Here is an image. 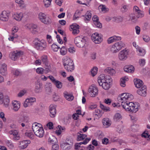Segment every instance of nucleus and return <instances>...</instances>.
I'll return each instance as SVG.
<instances>
[{
    "label": "nucleus",
    "instance_id": "obj_1",
    "mask_svg": "<svg viewBox=\"0 0 150 150\" xmlns=\"http://www.w3.org/2000/svg\"><path fill=\"white\" fill-rule=\"evenodd\" d=\"M133 98V96L128 93H123L120 95L117 100L121 103L122 108L126 111L133 112H136L138 110L137 103H134L129 102Z\"/></svg>",
    "mask_w": 150,
    "mask_h": 150
},
{
    "label": "nucleus",
    "instance_id": "obj_2",
    "mask_svg": "<svg viewBox=\"0 0 150 150\" xmlns=\"http://www.w3.org/2000/svg\"><path fill=\"white\" fill-rule=\"evenodd\" d=\"M112 81V79L109 76H105L103 74H101L98 77L99 85L105 90H108L110 88V83Z\"/></svg>",
    "mask_w": 150,
    "mask_h": 150
},
{
    "label": "nucleus",
    "instance_id": "obj_3",
    "mask_svg": "<svg viewBox=\"0 0 150 150\" xmlns=\"http://www.w3.org/2000/svg\"><path fill=\"white\" fill-rule=\"evenodd\" d=\"M63 60V64L65 69L68 72H72L74 69V65L73 60L67 57H65Z\"/></svg>",
    "mask_w": 150,
    "mask_h": 150
},
{
    "label": "nucleus",
    "instance_id": "obj_4",
    "mask_svg": "<svg viewBox=\"0 0 150 150\" xmlns=\"http://www.w3.org/2000/svg\"><path fill=\"white\" fill-rule=\"evenodd\" d=\"M32 129L35 134L39 137H42L44 134V131L41 124L36 122L32 125Z\"/></svg>",
    "mask_w": 150,
    "mask_h": 150
},
{
    "label": "nucleus",
    "instance_id": "obj_5",
    "mask_svg": "<svg viewBox=\"0 0 150 150\" xmlns=\"http://www.w3.org/2000/svg\"><path fill=\"white\" fill-rule=\"evenodd\" d=\"M33 42L35 47L37 50L40 51L45 50L47 47V44L44 40L35 38Z\"/></svg>",
    "mask_w": 150,
    "mask_h": 150
},
{
    "label": "nucleus",
    "instance_id": "obj_6",
    "mask_svg": "<svg viewBox=\"0 0 150 150\" xmlns=\"http://www.w3.org/2000/svg\"><path fill=\"white\" fill-rule=\"evenodd\" d=\"M125 46L124 43L122 41H119L115 43L110 48V51L112 53L118 52Z\"/></svg>",
    "mask_w": 150,
    "mask_h": 150
},
{
    "label": "nucleus",
    "instance_id": "obj_7",
    "mask_svg": "<svg viewBox=\"0 0 150 150\" xmlns=\"http://www.w3.org/2000/svg\"><path fill=\"white\" fill-rule=\"evenodd\" d=\"M133 10L136 12V15H130V17L132 20H134L136 18H141L144 17V15L143 12L140 10L137 6H134Z\"/></svg>",
    "mask_w": 150,
    "mask_h": 150
},
{
    "label": "nucleus",
    "instance_id": "obj_8",
    "mask_svg": "<svg viewBox=\"0 0 150 150\" xmlns=\"http://www.w3.org/2000/svg\"><path fill=\"white\" fill-rule=\"evenodd\" d=\"M74 41L77 47H82L85 46L86 40L84 37L81 36L76 37L75 38Z\"/></svg>",
    "mask_w": 150,
    "mask_h": 150
},
{
    "label": "nucleus",
    "instance_id": "obj_9",
    "mask_svg": "<svg viewBox=\"0 0 150 150\" xmlns=\"http://www.w3.org/2000/svg\"><path fill=\"white\" fill-rule=\"evenodd\" d=\"M73 144L72 140L67 139L65 142H62L60 144L61 148L64 150H69L72 147Z\"/></svg>",
    "mask_w": 150,
    "mask_h": 150
},
{
    "label": "nucleus",
    "instance_id": "obj_10",
    "mask_svg": "<svg viewBox=\"0 0 150 150\" xmlns=\"http://www.w3.org/2000/svg\"><path fill=\"white\" fill-rule=\"evenodd\" d=\"M91 39L96 44H100L103 41L102 35L96 33L92 35Z\"/></svg>",
    "mask_w": 150,
    "mask_h": 150
},
{
    "label": "nucleus",
    "instance_id": "obj_11",
    "mask_svg": "<svg viewBox=\"0 0 150 150\" xmlns=\"http://www.w3.org/2000/svg\"><path fill=\"white\" fill-rule=\"evenodd\" d=\"M9 99L8 96L5 95L4 96L3 94L0 92V104L4 103L5 106L7 107L9 105Z\"/></svg>",
    "mask_w": 150,
    "mask_h": 150
},
{
    "label": "nucleus",
    "instance_id": "obj_12",
    "mask_svg": "<svg viewBox=\"0 0 150 150\" xmlns=\"http://www.w3.org/2000/svg\"><path fill=\"white\" fill-rule=\"evenodd\" d=\"M128 52L126 50L124 49L121 50L118 54L119 60L122 61L126 60L128 58Z\"/></svg>",
    "mask_w": 150,
    "mask_h": 150
},
{
    "label": "nucleus",
    "instance_id": "obj_13",
    "mask_svg": "<svg viewBox=\"0 0 150 150\" xmlns=\"http://www.w3.org/2000/svg\"><path fill=\"white\" fill-rule=\"evenodd\" d=\"M10 134L12 135L11 137L14 141L19 140L21 138L18 132L16 130L12 129L10 130Z\"/></svg>",
    "mask_w": 150,
    "mask_h": 150
},
{
    "label": "nucleus",
    "instance_id": "obj_14",
    "mask_svg": "<svg viewBox=\"0 0 150 150\" xmlns=\"http://www.w3.org/2000/svg\"><path fill=\"white\" fill-rule=\"evenodd\" d=\"M23 54V52L22 51H13L11 56V59L13 61H16L20 57H22Z\"/></svg>",
    "mask_w": 150,
    "mask_h": 150
},
{
    "label": "nucleus",
    "instance_id": "obj_15",
    "mask_svg": "<svg viewBox=\"0 0 150 150\" xmlns=\"http://www.w3.org/2000/svg\"><path fill=\"white\" fill-rule=\"evenodd\" d=\"M98 89L96 86H91L88 89V92L91 96L95 97L98 94Z\"/></svg>",
    "mask_w": 150,
    "mask_h": 150
},
{
    "label": "nucleus",
    "instance_id": "obj_16",
    "mask_svg": "<svg viewBox=\"0 0 150 150\" xmlns=\"http://www.w3.org/2000/svg\"><path fill=\"white\" fill-rule=\"evenodd\" d=\"M56 106L55 105H51L49 107L50 116L51 117H55L56 114Z\"/></svg>",
    "mask_w": 150,
    "mask_h": 150
},
{
    "label": "nucleus",
    "instance_id": "obj_17",
    "mask_svg": "<svg viewBox=\"0 0 150 150\" xmlns=\"http://www.w3.org/2000/svg\"><path fill=\"white\" fill-rule=\"evenodd\" d=\"M30 143V141L28 140L20 142H19L18 147L20 149H24Z\"/></svg>",
    "mask_w": 150,
    "mask_h": 150
},
{
    "label": "nucleus",
    "instance_id": "obj_18",
    "mask_svg": "<svg viewBox=\"0 0 150 150\" xmlns=\"http://www.w3.org/2000/svg\"><path fill=\"white\" fill-rule=\"evenodd\" d=\"M27 28L33 34H37L38 31L37 30V26L36 25L33 24H30L27 26Z\"/></svg>",
    "mask_w": 150,
    "mask_h": 150
},
{
    "label": "nucleus",
    "instance_id": "obj_19",
    "mask_svg": "<svg viewBox=\"0 0 150 150\" xmlns=\"http://www.w3.org/2000/svg\"><path fill=\"white\" fill-rule=\"evenodd\" d=\"M146 86L144 85L142 88L137 90V93L139 95L144 97L146 95Z\"/></svg>",
    "mask_w": 150,
    "mask_h": 150
},
{
    "label": "nucleus",
    "instance_id": "obj_20",
    "mask_svg": "<svg viewBox=\"0 0 150 150\" xmlns=\"http://www.w3.org/2000/svg\"><path fill=\"white\" fill-rule=\"evenodd\" d=\"M12 105L13 106L12 109L15 112L18 111L20 108V103L17 100L13 101L12 103Z\"/></svg>",
    "mask_w": 150,
    "mask_h": 150
},
{
    "label": "nucleus",
    "instance_id": "obj_21",
    "mask_svg": "<svg viewBox=\"0 0 150 150\" xmlns=\"http://www.w3.org/2000/svg\"><path fill=\"white\" fill-rule=\"evenodd\" d=\"M71 28L73 34H77L79 32V25L76 23H73L71 25Z\"/></svg>",
    "mask_w": 150,
    "mask_h": 150
},
{
    "label": "nucleus",
    "instance_id": "obj_22",
    "mask_svg": "<svg viewBox=\"0 0 150 150\" xmlns=\"http://www.w3.org/2000/svg\"><path fill=\"white\" fill-rule=\"evenodd\" d=\"M9 13L6 11H3L0 15V20L3 21H7L8 19Z\"/></svg>",
    "mask_w": 150,
    "mask_h": 150
},
{
    "label": "nucleus",
    "instance_id": "obj_23",
    "mask_svg": "<svg viewBox=\"0 0 150 150\" xmlns=\"http://www.w3.org/2000/svg\"><path fill=\"white\" fill-rule=\"evenodd\" d=\"M18 28L16 26H14L12 30L11 35L10 36V40L13 41L14 39H16L17 38L18 36L15 33L18 31Z\"/></svg>",
    "mask_w": 150,
    "mask_h": 150
},
{
    "label": "nucleus",
    "instance_id": "obj_24",
    "mask_svg": "<svg viewBox=\"0 0 150 150\" xmlns=\"http://www.w3.org/2000/svg\"><path fill=\"white\" fill-rule=\"evenodd\" d=\"M92 20L94 24L97 27L100 28L102 27V25L99 21V18L97 16L94 15L92 18Z\"/></svg>",
    "mask_w": 150,
    "mask_h": 150
},
{
    "label": "nucleus",
    "instance_id": "obj_25",
    "mask_svg": "<svg viewBox=\"0 0 150 150\" xmlns=\"http://www.w3.org/2000/svg\"><path fill=\"white\" fill-rule=\"evenodd\" d=\"M12 17L13 19L19 21L22 20L23 17V14L22 13H14L12 14Z\"/></svg>",
    "mask_w": 150,
    "mask_h": 150
},
{
    "label": "nucleus",
    "instance_id": "obj_26",
    "mask_svg": "<svg viewBox=\"0 0 150 150\" xmlns=\"http://www.w3.org/2000/svg\"><path fill=\"white\" fill-rule=\"evenodd\" d=\"M63 94L65 98L68 101H71L74 99V97L72 94L69 93L67 91L64 92Z\"/></svg>",
    "mask_w": 150,
    "mask_h": 150
},
{
    "label": "nucleus",
    "instance_id": "obj_27",
    "mask_svg": "<svg viewBox=\"0 0 150 150\" xmlns=\"http://www.w3.org/2000/svg\"><path fill=\"white\" fill-rule=\"evenodd\" d=\"M103 112L102 110L96 109L95 111L93 112V115L96 118H99L102 115Z\"/></svg>",
    "mask_w": 150,
    "mask_h": 150
},
{
    "label": "nucleus",
    "instance_id": "obj_28",
    "mask_svg": "<svg viewBox=\"0 0 150 150\" xmlns=\"http://www.w3.org/2000/svg\"><path fill=\"white\" fill-rule=\"evenodd\" d=\"M134 82L136 87L137 88H140L144 85H143V83L142 81L139 79H134Z\"/></svg>",
    "mask_w": 150,
    "mask_h": 150
},
{
    "label": "nucleus",
    "instance_id": "obj_29",
    "mask_svg": "<svg viewBox=\"0 0 150 150\" xmlns=\"http://www.w3.org/2000/svg\"><path fill=\"white\" fill-rule=\"evenodd\" d=\"M124 70L127 72L132 73L134 71V68L132 65H127L125 67Z\"/></svg>",
    "mask_w": 150,
    "mask_h": 150
},
{
    "label": "nucleus",
    "instance_id": "obj_30",
    "mask_svg": "<svg viewBox=\"0 0 150 150\" xmlns=\"http://www.w3.org/2000/svg\"><path fill=\"white\" fill-rule=\"evenodd\" d=\"M105 73L111 75H113L115 73V70L111 67H107L104 70Z\"/></svg>",
    "mask_w": 150,
    "mask_h": 150
},
{
    "label": "nucleus",
    "instance_id": "obj_31",
    "mask_svg": "<svg viewBox=\"0 0 150 150\" xmlns=\"http://www.w3.org/2000/svg\"><path fill=\"white\" fill-rule=\"evenodd\" d=\"M137 51L139 55L143 56L145 54V51L142 48L139 47L138 46L136 48Z\"/></svg>",
    "mask_w": 150,
    "mask_h": 150
},
{
    "label": "nucleus",
    "instance_id": "obj_32",
    "mask_svg": "<svg viewBox=\"0 0 150 150\" xmlns=\"http://www.w3.org/2000/svg\"><path fill=\"white\" fill-rule=\"evenodd\" d=\"M0 72L1 74L4 76L6 75L7 74L6 65L5 64H3L2 65Z\"/></svg>",
    "mask_w": 150,
    "mask_h": 150
},
{
    "label": "nucleus",
    "instance_id": "obj_33",
    "mask_svg": "<svg viewBox=\"0 0 150 150\" xmlns=\"http://www.w3.org/2000/svg\"><path fill=\"white\" fill-rule=\"evenodd\" d=\"M57 142V138L54 136H52L48 139L49 143L52 144H55Z\"/></svg>",
    "mask_w": 150,
    "mask_h": 150
},
{
    "label": "nucleus",
    "instance_id": "obj_34",
    "mask_svg": "<svg viewBox=\"0 0 150 150\" xmlns=\"http://www.w3.org/2000/svg\"><path fill=\"white\" fill-rule=\"evenodd\" d=\"M103 125L106 127H108L111 125L110 121L108 118H105L103 119L102 122Z\"/></svg>",
    "mask_w": 150,
    "mask_h": 150
},
{
    "label": "nucleus",
    "instance_id": "obj_35",
    "mask_svg": "<svg viewBox=\"0 0 150 150\" xmlns=\"http://www.w3.org/2000/svg\"><path fill=\"white\" fill-rule=\"evenodd\" d=\"M41 61H42L43 63L45 65H47L50 64L48 61L47 56L46 55H44L42 56L41 58Z\"/></svg>",
    "mask_w": 150,
    "mask_h": 150
},
{
    "label": "nucleus",
    "instance_id": "obj_36",
    "mask_svg": "<svg viewBox=\"0 0 150 150\" xmlns=\"http://www.w3.org/2000/svg\"><path fill=\"white\" fill-rule=\"evenodd\" d=\"M91 17V13L90 12L87 11L85 13V17L84 18V20L86 21H89Z\"/></svg>",
    "mask_w": 150,
    "mask_h": 150
},
{
    "label": "nucleus",
    "instance_id": "obj_37",
    "mask_svg": "<svg viewBox=\"0 0 150 150\" xmlns=\"http://www.w3.org/2000/svg\"><path fill=\"white\" fill-rule=\"evenodd\" d=\"M15 2L18 4V6L21 8H23L25 6L23 1L22 0H15Z\"/></svg>",
    "mask_w": 150,
    "mask_h": 150
},
{
    "label": "nucleus",
    "instance_id": "obj_38",
    "mask_svg": "<svg viewBox=\"0 0 150 150\" xmlns=\"http://www.w3.org/2000/svg\"><path fill=\"white\" fill-rule=\"evenodd\" d=\"M99 10H100L102 12L105 13L108 11V9L107 8L105 5H101L98 7Z\"/></svg>",
    "mask_w": 150,
    "mask_h": 150
},
{
    "label": "nucleus",
    "instance_id": "obj_39",
    "mask_svg": "<svg viewBox=\"0 0 150 150\" xmlns=\"http://www.w3.org/2000/svg\"><path fill=\"white\" fill-rule=\"evenodd\" d=\"M42 84L40 83H37L35 86V91L37 93H39L41 92V88Z\"/></svg>",
    "mask_w": 150,
    "mask_h": 150
},
{
    "label": "nucleus",
    "instance_id": "obj_40",
    "mask_svg": "<svg viewBox=\"0 0 150 150\" xmlns=\"http://www.w3.org/2000/svg\"><path fill=\"white\" fill-rule=\"evenodd\" d=\"M67 52V50L64 46L62 47L60 49V54L62 55H65Z\"/></svg>",
    "mask_w": 150,
    "mask_h": 150
},
{
    "label": "nucleus",
    "instance_id": "obj_41",
    "mask_svg": "<svg viewBox=\"0 0 150 150\" xmlns=\"http://www.w3.org/2000/svg\"><path fill=\"white\" fill-rule=\"evenodd\" d=\"M87 135L85 134H79L78 135L77 140L79 141H81L85 139Z\"/></svg>",
    "mask_w": 150,
    "mask_h": 150
},
{
    "label": "nucleus",
    "instance_id": "obj_42",
    "mask_svg": "<svg viewBox=\"0 0 150 150\" xmlns=\"http://www.w3.org/2000/svg\"><path fill=\"white\" fill-rule=\"evenodd\" d=\"M54 84L58 88L60 89L62 86V83L58 80H57Z\"/></svg>",
    "mask_w": 150,
    "mask_h": 150
},
{
    "label": "nucleus",
    "instance_id": "obj_43",
    "mask_svg": "<svg viewBox=\"0 0 150 150\" xmlns=\"http://www.w3.org/2000/svg\"><path fill=\"white\" fill-rule=\"evenodd\" d=\"M42 22L46 24H48L51 22V20L48 17L45 16L44 19V20H42Z\"/></svg>",
    "mask_w": 150,
    "mask_h": 150
},
{
    "label": "nucleus",
    "instance_id": "obj_44",
    "mask_svg": "<svg viewBox=\"0 0 150 150\" xmlns=\"http://www.w3.org/2000/svg\"><path fill=\"white\" fill-rule=\"evenodd\" d=\"M25 135L26 136L32 139H33L34 136L33 133L29 131L25 132Z\"/></svg>",
    "mask_w": 150,
    "mask_h": 150
},
{
    "label": "nucleus",
    "instance_id": "obj_45",
    "mask_svg": "<svg viewBox=\"0 0 150 150\" xmlns=\"http://www.w3.org/2000/svg\"><path fill=\"white\" fill-rule=\"evenodd\" d=\"M125 78H122L120 79V84L121 86L122 87H125V81H127V79H128V78L126 77H125Z\"/></svg>",
    "mask_w": 150,
    "mask_h": 150
},
{
    "label": "nucleus",
    "instance_id": "obj_46",
    "mask_svg": "<svg viewBox=\"0 0 150 150\" xmlns=\"http://www.w3.org/2000/svg\"><path fill=\"white\" fill-rule=\"evenodd\" d=\"M100 108L105 111L108 112L110 111V108L109 107L105 106L102 104H100Z\"/></svg>",
    "mask_w": 150,
    "mask_h": 150
},
{
    "label": "nucleus",
    "instance_id": "obj_47",
    "mask_svg": "<svg viewBox=\"0 0 150 150\" xmlns=\"http://www.w3.org/2000/svg\"><path fill=\"white\" fill-rule=\"evenodd\" d=\"M11 73L16 76H20L22 74L21 72L18 70H13Z\"/></svg>",
    "mask_w": 150,
    "mask_h": 150
},
{
    "label": "nucleus",
    "instance_id": "obj_48",
    "mask_svg": "<svg viewBox=\"0 0 150 150\" xmlns=\"http://www.w3.org/2000/svg\"><path fill=\"white\" fill-rule=\"evenodd\" d=\"M46 67L44 69V72L45 73H47L51 71V66L50 64H48L47 65H45Z\"/></svg>",
    "mask_w": 150,
    "mask_h": 150
},
{
    "label": "nucleus",
    "instance_id": "obj_49",
    "mask_svg": "<svg viewBox=\"0 0 150 150\" xmlns=\"http://www.w3.org/2000/svg\"><path fill=\"white\" fill-rule=\"evenodd\" d=\"M98 68L97 67H93L91 70V73L92 76H94L97 73Z\"/></svg>",
    "mask_w": 150,
    "mask_h": 150
},
{
    "label": "nucleus",
    "instance_id": "obj_50",
    "mask_svg": "<svg viewBox=\"0 0 150 150\" xmlns=\"http://www.w3.org/2000/svg\"><path fill=\"white\" fill-rule=\"evenodd\" d=\"M51 1L52 0H44L43 2L45 6L46 7H49L51 4Z\"/></svg>",
    "mask_w": 150,
    "mask_h": 150
},
{
    "label": "nucleus",
    "instance_id": "obj_51",
    "mask_svg": "<svg viewBox=\"0 0 150 150\" xmlns=\"http://www.w3.org/2000/svg\"><path fill=\"white\" fill-rule=\"evenodd\" d=\"M0 118L2 120L3 122H5L6 121V119L5 117V115L3 112H0Z\"/></svg>",
    "mask_w": 150,
    "mask_h": 150
},
{
    "label": "nucleus",
    "instance_id": "obj_52",
    "mask_svg": "<svg viewBox=\"0 0 150 150\" xmlns=\"http://www.w3.org/2000/svg\"><path fill=\"white\" fill-rule=\"evenodd\" d=\"M121 118V115L119 113L115 114L114 117V119L115 121H117Z\"/></svg>",
    "mask_w": 150,
    "mask_h": 150
},
{
    "label": "nucleus",
    "instance_id": "obj_53",
    "mask_svg": "<svg viewBox=\"0 0 150 150\" xmlns=\"http://www.w3.org/2000/svg\"><path fill=\"white\" fill-rule=\"evenodd\" d=\"M52 50L54 52H57L58 49L60 48L58 46L55 44H53L51 46Z\"/></svg>",
    "mask_w": 150,
    "mask_h": 150
},
{
    "label": "nucleus",
    "instance_id": "obj_54",
    "mask_svg": "<svg viewBox=\"0 0 150 150\" xmlns=\"http://www.w3.org/2000/svg\"><path fill=\"white\" fill-rule=\"evenodd\" d=\"M46 15L43 13H40L39 15V18L40 21L42 22L43 20L46 16Z\"/></svg>",
    "mask_w": 150,
    "mask_h": 150
},
{
    "label": "nucleus",
    "instance_id": "obj_55",
    "mask_svg": "<svg viewBox=\"0 0 150 150\" xmlns=\"http://www.w3.org/2000/svg\"><path fill=\"white\" fill-rule=\"evenodd\" d=\"M31 103H30L28 100L26 99L24 102L23 104V106L25 108H26L28 107L31 106Z\"/></svg>",
    "mask_w": 150,
    "mask_h": 150
},
{
    "label": "nucleus",
    "instance_id": "obj_56",
    "mask_svg": "<svg viewBox=\"0 0 150 150\" xmlns=\"http://www.w3.org/2000/svg\"><path fill=\"white\" fill-rule=\"evenodd\" d=\"M91 140V138H86L82 142H81L78 143L80 145L82 144H87L88 142L90 141Z\"/></svg>",
    "mask_w": 150,
    "mask_h": 150
},
{
    "label": "nucleus",
    "instance_id": "obj_57",
    "mask_svg": "<svg viewBox=\"0 0 150 150\" xmlns=\"http://www.w3.org/2000/svg\"><path fill=\"white\" fill-rule=\"evenodd\" d=\"M79 13L80 12L79 11L77 10L76 11L74 15V20L76 19L79 18Z\"/></svg>",
    "mask_w": 150,
    "mask_h": 150
},
{
    "label": "nucleus",
    "instance_id": "obj_58",
    "mask_svg": "<svg viewBox=\"0 0 150 150\" xmlns=\"http://www.w3.org/2000/svg\"><path fill=\"white\" fill-rule=\"evenodd\" d=\"M37 72L40 74H42L44 72V69L41 67L38 68L36 69Z\"/></svg>",
    "mask_w": 150,
    "mask_h": 150
},
{
    "label": "nucleus",
    "instance_id": "obj_59",
    "mask_svg": "<svg viewBox=\"0 0 150 150\" xmlns=\"http://www.w3.org/2000/svg\"><path fill=\"white\" fill-rule=\"evenodd\" d=\"M26 93V91L25 90H23L21 91L18 94V97H21L23 96Z\"/></svg>",
    "mask_w": 150,
    "mask_h": 150
},
{
    "label": "nucleus",
    "instance_id": "obj_60",
    "mask_svg": "<svg viewBox=\"0 0 150 150\" xmlns=\"http://www.w3.org/2000/svg\"><path fill=\"white\" fill-rule=\"evenodd\" d=\"M27 99L29 100L30 103H31V105H32L33 103L36 101L35 98L33 97H30Z\"/></svg>",
    "mask_w": 150,
    "mask_h": 150
},
{
    "label": "nucleus",
    "instance_id": "obj_61",
    "mask_svg": "<svg viewBox=\"0 0 150 150\" xmlns=\"http://www.w3.org/2000/svg\"><path fill=\"white\" fill-rule=\"evenodd\" d=\"M108 43V44H110L113 42H115V40L113 36L109 38L107 40Z\"/></svg>",
    "mask_w": 150,
    "mask_h": 150
},
{
    "label": "nucleus",
    "instance_id": "obj_62",
    "mask_svg": "<svg viewBox=\"0 0 150 150\" xmlns=\"http://www.w3.org/2000/svg\"><path fill=\"white\" fill-rule=\"evenodd\" d=\"M128 6L127 5H124L121 8V10L122 12H125L128 10Z\"/></svg>",
    "mask_w": 150,
    "mask_h": 150
},
{
    "label": "nucleus",
    "instance_id": "obj_63",
    "mask_svg": "<svg viewBox=\"0 0 150 150\" xmlns=\"http://www.w3.org/2000/svg\"><path fill=\"white\" fill-rule=\"evenodd\" d=\"M145 61L144 59H139V63L141 66H143L145 64Z\"/></svg>",
    "mask_w": 150,
    "mask_h": 150
},
{
    "label": "nucleus",
    "instance_id": "obj_64",
    "mask_svg": "<svg viewBox=\"0 0 150 150\" xmlns=\"http://www.w3.org/2000/svg\"><path fill=\"white\" fill-rule=\"evenodd\" d=\"M59 146L58 144H54L52 146V150H58Z\"/></svg>",
    "mask_w": 150,
    "mask_h": 150
}]
</instances>
